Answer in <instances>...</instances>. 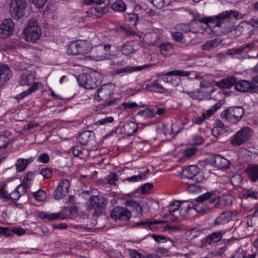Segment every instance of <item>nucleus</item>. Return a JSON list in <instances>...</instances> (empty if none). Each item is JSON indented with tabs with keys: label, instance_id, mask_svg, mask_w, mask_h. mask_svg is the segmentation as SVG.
<instances>
[{
	"label": "nucleus",
	"instance_id": "f257e3e1",
	"mask_svg": "<svg viewBox=\"0 0 258 258\" xmlns=\"http://www.w3.org/2000/svg\"><path fill=\"white\" fill-rule=\"evenodd\" d=\"M238 14L237 11L229 10L212 17L203 18L195 17L187 24L189 28V32L197 33L200 30V23H204L211 25V26L213 25L214 28L215 27L221 28L224 32L229 33L231 32L233 28V24L232 22H230L229 19L232 17L237 18Z\"/></svg>",
	"mask_w": 258,
	"mask_h": 258
},
{
	"label": "nucleus",
	"instance_id": "f03ea898",
	"mask_svg": "<svg viewBox=\"0 0 258 258\" xmlns=\"http://www.w3.org/2000/svg\"><path fill=\"white\" fill-rule=\"evenodd\" d=\"M115 86L111 83L105 84L98 89L97 95L95 96V99L98 100L104 101V102L101 104L102 108L107 106H114L120 101L119 98L111 99L114 94Z\"/></svg>",
	"mask_w": 258,
	"mask_h": 258
},
{
	"label": "nucleus",
	"instance_id": "7ed1b4c3",
	"mask_svg": "<svg viewBox=\"0 0 258 258\" xmlns=\"http://www.w3.org/2000/svg\"><path fill=\"white\" fill-rule=\"evenodd\" d=\"M244 109L240 106H231L221 112L220 116L225 120L232 123H237L243 117Z\"/></svg>",
	"mask_w": 258,
	"mask_h": 258
},
{
	"label": "nucleus",
	"instance_id": "20e7f679",
	"mask_svg": "<svg viewBox=\"0 0 258 258\" xmlns=\"http://www.w3.org/2000/svg\"><path fill=\"white\" fill-rule=\"evenodd\" d=\"M25 40L28 42L35 43L39 39L41 35V29L36 20L30 21L23 30Z\"/></svg>",
	"mask_w": 258,
	"mask_h": 258
},
{
	"label": "nucleus",
	"instance_id": "39448f33",
	"mask_svg": "<svg viewBox=\"0 0 258 258\" xmlns=\"http://www.w3.org/2000/svg\"><path fill=\"white\" fill-rule=\"evenodd\" d=\"M90 210H94L93 215L96 216H100L108 204V200L102 196H92L90 197Z\"/></svg>",
	"mask_w": 258,
	"mask_h": 258
},
{
	"label": "nucleus",
	"instance_id": "423d86ee",
	"mask_svg": "<svg viewBox=\"0 0 258 258\" xmlns=\"http://www.w3.org/2000/svg\"><path fill=\"white\" fill-rule=\"evenodd\" d=\"M252 131L249 127H242L232 137L231 144L234 146H239L249 140L251 137Z\"/></svg>",
	"mask_w": 258,
	"mask_h": 258
},
{
	"label": "nucleus",
	"instance_id": "0eeeda50",
	"mask_svg": "<svg viewBox=\"0 0 258 258\" xmlns=\"http://www.w3.org/2000/svg\"><path fill=\"white\" fill-rule=\"evenodd\" d=\"M27 5V0H11L10 12L12 16L17 19L22 18Z\"/></svg>",
	"mask_w": 258,
	"mask_h": 258
},
{
	"label": "nucleus",
	"instance_id": "6e6552de",
	"mask_svg": "<svg viewBox=\"0 0 258 258\" xmlns=\"http://www.w3.org/2000/svg\"><path fill=\"white\" fill-rule=\"evenodd\" d=\"M77 81L80 86H83L85 89H95L99 84L94 75L86 74H82L79 75Z\"/></svg>",
	"mask_w": 258,
	"mask_h": 258
},
{
	"label": "nucleus",
	"instance_id": "1a4fd4ad",
	"mask_svg": "<svg viewBox=\"0 0 258 258\" xmlns=\"http://www.w3.org/2000/svg\"><path fill=\"white\" fill-rule=\"evenodd\" d=\"M200 168L196 165H189L182 169L181 176L182 178L193 180L195 183L200 182L202 178L199 175Z\"/></svg>",
	"mask_w": 258,
	"mask_h": 258
},
{
	"label": "nucleus",
	"instance_id": "9d476101",
	"mask_svg": "<svg viewBox=\"0 0 258 258\" xmlns=\"http://www.w3.org/2000/svg\"><path fill=\"white\" fill-rule=\"evenodd\" d=\"M132 214L126 208L117 206L113 208L110 212V217L115 220L126 221L131 217Z\"/></svg>",
	"mask_w": 258,
	"mask_h": 258
},
{
	"label": "nucleus",
	"instance_id": "9b49d317",
	"mask_svg": "<svg viewBox=\"0 0 258 258\" xmlns=\"http://www.w3.org/2000/svg\"><path fill=\"white\" fill-rule=\"evenodd\" d=\"M235 89L237 91L247 93L258 92V86L252 84L246 80H236Z\"/></svg>",
	"mask_w": 258,
	"mask_h": 258
},
{
	"label": "nucleus",
	"instance_id": "f8f14e48",
	"mask_svg": "<svg viewBox=\"0 0 258 258\" xmlns=\"http://www.w3.org/2000/svg\"><path fill=\"white\" fill-rule=\"evenodd\" d=\"M70 186V181L68 179H62L54 191L53 197L56 200H60L66 196L69 192Z\"/></svg>",
	"mask_w": 258,
	"mask_h": 258
},
{
	"label": "nucleus",
	"instance_id": "ddd939ff",
	"mask_svg": "<svg viewBox=\"0 0 258 258\" xmlns=\"http://www.w3.org/2000/svg\"><path fill=\"white\" fill-rule=\"evenodd\" d=\"M14 23L11 19H6L0 25V38L4 39L11 35L14 28Z\"/></svg>",
	"mask_w": 258,
	"mask_h": 258
},
{
	"label": "nucleus",
	"instance_id": "4468645a",
	"mask_svg": "<svg viewBox=\"0 0 258 258\" xmlns=\"http://www.w3.org/2000/svg\"><path fill=\"white\" fill-rule=\"evenodd\" d=\"M210 164L213 167L219 169H228L230 167V162L226 158L219 155L211 158Z\"/></svg>",
	"mask_w": 258,
	"mask_h": 258
},
{
	"label": "nucleus",
	"instance_id": "2eb2a0df",
	"mask_svg": "<svg viewBox=\"0 0 258 258\" xmlns=\"http://www.w3.org/2000/svg\"><path fill=\"white\" fill-rule=\"evenodd\" d=\"M108 12V7L104 6L101 7L97 6L90 8L87 12L86 14L89 17L93 18H99L102 17L104 14Z\"/></svg>",
	"mask_w": 258,
	"mask_h": 258
},
{
	"label": "nucleus",
	"instance_id": "dca6fc26",
	"mask_svg": "<svg viewBox=\"0 0 258 258\" xmlns=\"http://www.w3.org/2000/svg\"><path fill=\"white\" fill-rule=\"evenodd\" d=\"M151 66V64H145L142 66L132 67L130 66H126L123 68L116 70L114 73L116 75H119L122 74L124 75H128L135 72L141 71L143 69L147 68H149Z\"/></svg>",
	"mask_w": 258,
	"mask_h": 258
},
{
	"label": "nucleus",
	"instance_id": "f3484780",
	"mask_svg": "<svg viewBox=\"0 0 258 258\" xmlns=\"http://www.w3.org/2000/svg\"><path fill=\"white\" fill-rule=\"evenodd\" d=\"M236 80L237 78L233 76H228L217 82L216 85L222 89H229L233 86L235 87Z\"/></svg>",
	"mask_w": 258,
	"mask_h": 258
},
{
	"label": "nucleus",
	"instance_id": "a211bd4d",
	"mask_svg": "<svg viewBox=\"0 0 258 258\" xmlns=\"http://www.w3.org/2000/svg\"><path fill=\"white\" fill-rule=\"evenodd\" d=\"M244 172L247 178L252 182L258 181V164H249Z\"/></svg>",
	"mask_w": 258,
	"mask_h": 258
},
{
	"label": "nucleus",
	"instance_id": "6ab92c4d",
	"mask_svg": "<svg viewBox=\"0 0 258 258\" xmlns=\"http://www.w3.org/2000/svg\"><path fill=\"white\" fill-rule=\"evenodd\" d=\"M94 139L93 132L84 131L80 134L77 138L78 142L81 145L86 146Z\"/></svg>",
	"mask_w": 258,
	"mask_h": 258
},
{
	"label": "nucleus",
	"instance_id": "aec40b11",
	"mask_svg": "<svg viewBox=\"0 0 258 258\" xmlns=\"http://www.w3.org/2000/svg\"><path fill=\"white\" fill-rule=\"evenodd\" d=\"M225 233V232L223 231L214 232L206 237L205 242L209 245L217 243L221 240Z\"/></svg>",
	"mask_w": 258,
	"mask_h": 258
},
{
	"label": "nucleus",
	"instance_id": "412c9836",
	"mask_svg": "<svg viewBox=\"0 0 258 258\" xmlns=\"http://www.w3.org/2000/svg\"><path fill=\"white\" fill-rule=\"evenodd\" d=\"M35 76L33 74L26 72L20 76L19 82L21 86H29L35 83Z\"/></svg>",
	"mask_w": 258,
	"mask_h": 258
},
{
	"label": "nucleus",
	"instance_id": "4be33fe9",
	"mask_svg": "<svg viewBox=\"0 0 258 258\" xmlns=\"http://www.w3.org/2000/svg\"><path fill=\"white\" fill-rule=\"evenodd\" d=\"M233 214L231 212L226 211L220 214V216L215 220V225H224L229 222L232 219Z\"/></svg>",
	"mask_w": 258,
	"mask_h": 258
},
{
	"label": "nucleus",
	"instance_id": "5701e85b",
	"mask_svg": "<svg viewBox=\"0 0 258 258\" xmlns=\"http://www.w3.org/2000/svg\"><path fill=\"white\" fill-rule=\"evenodd\" d=\"M12 76L11 71L7 65H0V84L8 81Z\"/></svg>",
	"mask_w": 258,
	"mask_h": 258
},
{
	"label": "nucleus",
	"instance_id": "b1692460",
	"mask_svg": "<svg viewBox=\"0 0 258 258\" xmlns=\"http://www.w3.org/2000/svg\"><path fill=\"white\" fill-rule=\"evenodd\" d=\"M125 205L132 208L133 212H136V216L140 217L143 214L142 206L138 202L133 200H127Z\"/></svg>",
	"mask_w": 258,
	"mask_h": 258
},
{
	"label": "nucleus",
	"instance_id": "393cba45",
	"mask_svg": "<svg viewBox=\"0 0 258 258\" xmlns=\"http://www.w3.org/2000/svg\"><path fill=\"white\" fill-rule=\"evenodd\" d=\"M78 44L80 54L88 53L92 48L89 42L85 40H78L76 41Z\"/></svg>",
	"mask_w": 258,
	"mask_h": 258
},
{
	"label": "nucleus",
	"instance_id": "a878e982",
	"mask_svg": "<svg viewBox=\"0 0 258 258\" xmlns=\"http://www.w3.org/2000/svg\"><path fill=\"white\" fill-rule=\"evenodd\" d=\"M33 161V158L30 157L28 159H25L22 158H19L17 160L16 163V168L18 171L22 172L24 171L27 166L32 162Z\"/></svg>",
	"mask_w": 258,
	"mask_h": 258
},
{
	"label": "nucleus",
	"instance_id": "bb28decb",
	"mask_svg": "<svg viewBox=\"0 0 258 258\" xmlns=\"http://www.w3.org/2000/svg\"><path fill=\"white\" fill-rule=\"evenodd\" d=\"M146 87L149 91H153V88H155L157 90L155 91L161 93L166 91V89L159 82V80L153 81L152 83L146 85Z\"/></svg>",
	"mask_w": 258,
	"mask_h": 258
},
{
	"label": "nucleus",
	"instance_id": "cd10ccee",
	"mask_svg": "<svg viewBox=\"0 0 258 258\" xmlns=\"http://www.w3.org/2000/svg\"><path fill=\"white\" fill-rule=\"evenodd\" d=\"M125 133L128 136H132L138 128V125L134 121L126 122L123 126Z\"/></svg>",
	"mask_w": 258,
	"mask_h": 258
},
{
	"label": "nucleus",
	"instance_id": "c85d7f7f",
	"mask_svg": "<svg viewBox=\"0 0 258 258\" xmlns=\"http://www.w3.org/2000/svg\"><path fill=\"white\" fill-rule=\"evenodd\" d=\"M23 193H26V188L20 184L10 194V200L18 201Z\"/></svg>",
	"mask_w": 258,
	"mask_h": 258
},
{
	"label": "nucleus",
	"instance_id": "c756f323",
	"mask_svg": "<svg viewBox=\"0 0 258 258\" xmlns=\"http://www.w3.org/2000/svg\"><path fill=\"white\" fill-rule=\"evenodd\" d=\"M111 9L114 12L122 13L126 10V5L122 0H117L110 5Z\"/></svg>",
	"mask_w": 258,
	"mask_h": 258
},
{
	"label": "nucleus",
	"instance_id": "7c9ffc66",
	"mask_svg": "<svg viewBox=\"0 0 258 258\" xmlns=\"http://www.w3.org/2000/svg\"><path fill=\"white\" fill-rule=\"evenodd\" d=\"M76 41L71 42L67 46V52L68 55H76L80 54Z\"/></svg>",
	"mask_w": 258,
	"mask_h": 258
},
{
	"label": "nucleus",
	"instance_id": "2f4dec72",
	"mask_svg": "<svg viewBox=\"0 0 258 258\" xmlns=\"http://www.w3.org/2000/svg\"><path fill=\"white\" fill-rule=\"evenodd\" d=\"M38 217L41 219L46 221H50L60 218V215L59 213L46 214L42 212L39 214ZM61 219H63L64 218H61Z\"/></svg>",
	"mask_w": 258,
	"mask_h": 258
},
{
	"label": "nucleus",
	"instance_id": "473e14b6",
	"mask_svg": "<svg viewBox=\"0 0 258 258\" xmlns=\"http://www.w3.org/2000/svg\"><path fill=\"white\" fill-rule=\"evenodd\" d=\"M156 113L153 109L146 108L144 110L139 111L137 113L139 115L145 119H149L154 117Z\"/></svg>",
	"mask_w": 258,
	"mask_h": 258
},
{
	"label": "nucleus",
	"instance_id": "72a5a7b5",
	"mask_svg": "<svg viewBox=\"0 0 258 258\" xmlns=\"http://www.w3.org/2000/svg\"><path fill=\"white\" fill-rule=\"evenodd\" d=\"M190 75V72L185 71L183 70H175L171 71H168L165 73L163 76H180V77H188Z\"/></svg>",
	"mask_w": 258,
	"mask_h": 258
},
{
	"label": "nucleus",
	"instance_id": "f704fd0d",
	"mask_svg": "<svg viewBox=\"0 0 258 258\" xmlns=\"http://www.w3.org/2000/svg\"><path fill=\"white\" fill-rule=\"evenodd\" d=\"M38 83L33 84L27 90L17 95L16 98L18 100L24 98L26 96L31 94L32 92H35L38 88Z\"/></svg>",
	"mask_w": 258,
	"mask_h": 258
},
{
	"label": "nucleus",
	"instance_id": "c9c22d12",
	"mask_svg": "<svg viewBox=\"0 0 258 258\" xmlns=\"http://www.w3.org/2000/svg\"><path fill=\"white\" fill-rule=\"evenodd\" d=\"M172 50V46L169 43L162 44L160 46V51L161 53L165 56L171 54L173 51Z\"/></svg>",
	"mask_w": 258,
	"mask_h": 258
},
{
	"label": "nucleus",
	"instance_id": "e433bc0d",
	"mask_svg": "<svg viewBox=\"0 0 258 258\" xmlns=\"http://www.w3.org/2000/svg\"><path fill=\"white\" fill-rule=\"evenodd\" d=\"M171 36L172 39L178 42H180L181 44H183L185 43V35H182L180 32H177L175 30V31H172L171 32Z\"/></svg>",
	"mask_w": 258,
	"mask_h": 258
},
{
	"label": "nucleus",
	"instance_id": "4c0bfd02",
	"mask_svg": "<svg viewBox=\"0 0 258 258\" xmlns=\"http://www.w3.org/2000/svg\"><path fill=\"white\" fill-rule=\"evenodd\" d=\"M122 54L127 56L134 52L133 45L130 43H125L121 46Z\"/></svg>",
	"mask_w": 258,
	"mask_h": 258
},
{
	"label": "nucleus",
	"instance_id": "58836bf2",
	"mask_svg": "<svg viewBox=\"0 0 258 258\" xmlns=\"http://www.w3.org/2000/svg\"><path fill=\"white\" fill-rule=\"evenodd\" d=\"M218 46L217 43V41L216 39L215 40H211L207 41L201 46V48L202 50H210L212 49H214L216 47Z\"/></svg>",
	"mask_w": 258,
	"mask_h": 258
},
{
	"label": "nucleus",
	"instance_id": "ea45409f",
	"mask_svg": "<svg viewBox=\"0 0 258 258\" xmlns=\"http://www.w3.org/2000/svg\"><path fill=\"white\" fill-rule=\"evenodd\" d=\"M124 18L127 21L133 25H136L139 20L138 15L136 13L126 14L124 15Z\"/></svg>",
	"mask_w": 258,
	"mask_h": 258
},
{
	"label": "nucleus",
	"instance_id": "a19ab883",
	"mask_svg": "<svg viewBox=\"0 0 258 258\" xmlns=\"http://www.w3.org/2000/svg\"><path fill=\"white\" fill-rule=\"evenodd\" d=\"M33 197L35 199L38 201H43L46 197V194L45 192L42 189H39L36 192H34L32 194Z\"/></svg>",
	"mask_w": 258,
	"mask_h": 258
},
{
	"label": "nucleus",
	"instance_id": "79ce46f5",
	"mask_svg": "<svg viewBox=\"0 0 258 258\" xmlns=\"http://www.w3.org/2000/svg\"><path fill=\"white\" fill-rule=\"evenodd\" d=\"M175 30L181 33L182 35L186 34L189 32V28L187 24H179L175 27Z\"/></svg>",
	"mask_w": 258,
	"mask_h": 258
},
{
	"label": "nucleus",
	"instance_id": "37998d69",
	"mask_svg": "<svg viewBox=\"0 0 258 258\" xmlns=\"http://www.w3.org/2000/svg\"><path fill=\"white\" fill-rule=\"evenodd\" d=\"M108 53L104 52L102 49H98L96 50V54L94 57L97 61H100L108 58Z\"/></svg>",
	"mask_w": 258,
	"mask_h": 258
},
{
	"label": "nucleus",
	"instance_id": "c03bdc74",
	"mask_svg": "<svg viewBox=\"0 0 258 258\" xmlns=\"http://www.w3.org/2000/svg\"><path fill=\"white\" fill-rule=\"evenodd\" d=\"M71 150L73 155L76 157H80L83 154L84 149L81 146H73Z\"/></svg>",
	"mask_w": 258,
	"mask_h": 258
},
{
	"label": "nucleus",
	"instance_id": "a18cd8bd",
	"mask_svg": "<svg viewBox=\"0 0 258 258\" xmlns=\"http://www.w3.org/2000/svg\"><path fill=\"white\" fill-rule=\"evenodd\" d=\"M181 204V201H176L175 202H171L169 207V213H175L176 211L179 209Z\"/></svg>",
	"mask_w": 258,
	"mask_h": 258
},
{
	"label": "nucleus",
	"instance_id": "49530a36",
	"mask_svg": "<svg viewBox=\"0 0 258 258\" xmlns=\"http://www.w3.org/2000/svg\"><path fill=\"white\" fill-rule=\"evenodd\" d=\"M151 237L155 241L158 243H164L167 242V241H170L171 242H172V241L170 240L169 238L166 237L163 235L154 234L151 235Z\"/></svg>",
	"mask_w": 258,
	"mask_h": 258
},
{
	"label": "nucleus",
	"instance_id": "de8ad7c7",
	"mask_svg": "<svg viewBox=\"0 0 258 258\" xmlns=\"http://www.w3.org/2000/svg\"><path fill=\"white\" fill-rule=\"evenodd\" d=\"M10 142L9 138L3 135H0V150L6 148Z\"/></svg>",
	"mask_w": 258,
	"mask_h": 258
},
{
	"label": "nucleus",
	"instance_id": "09e8293b",
	"mask_svg": "<svg viewBox=\"0 0 258 258\" xmlns=\"http://www.w3.org/2000/svg\"><path fill=\"white\" fill-rule=\"evenodd\" d=\"M40 174L45 179L50 178L53 174L51 169L49 168H43L40 171Z\"/></svg>",
	"mask_w": 258,
	"mask_h": 258
},
{
	"label": "nucleus",
	"instance_id": "8fccbe9b",
	"mask_svg": "<svg viewBox=\"0 0 258 258\" xmlns=\"http://www.w3.org/2000/svg\"><path fill=\"white\" fill-rule=\"evenodd\" d=\"M127 252L131 258H144V255L142 253L135 249H128Z\"/></svg>",
	"mask_w": 258,
	"mask_h": 258
},
{
	"label": "nucleus",
	"instance_id": "3c124183",
	"mask_svg": "<svg viewBox=\"0 0 258 258\" xmlns=\"http://www.w3.org/2000/svg\"><path fill=\"white\" fill-rule=\"evenodd\" d=\"M0 234L7 237L13 236V229L8 227H0Z\"/></svg>",
	"mask_w": 258,
	"mask_h": 258
},
{
	"label": "nucleus",
	"instance_id": "603ef678",
	"mask_svg": "<svg viewBox=\"0 0 258 258\" xmlns=\"http://www.w3.org/2000/svg\"><path fill=\"white\" fill-rule=\"evenodd\" d=\"M0 198L2 199L5 202H8L10 200V194H8L4 187L0 188Z\"/></svg>",
	"mask_w": 258,
	"mask_h": 258
},
{
	"label": "nucleus",
	"instance_id": "864d4df0",
	"mask_svg": "<svg viewBox=\"0 0 258 258\" xmlns=\"http://www.w3.org/2000/svg\"><path fill=\"white\" fill-rule=\"evenodd\" d=\"M212 196V192H207L197 198L196 201L198 203H202L204 202H208L209 198Z\"/></svg>",
	"mask_w": 258,
	"mask_h": 258
},
{
	"label": "nucleus",
	"instance_id": "5fc2aeb1",
	"mask_svg": "<svg viewBox=\"0 0 258 258\" xmlns=\"http://www.w3.org/2000/svg\"><path fill=\"white\" fill-rule=\"evenodd\" d=\"M50 161V157L46 153L41 154L37 158V161L42 163H47Z\"/></svg>",
	"mask_w": 258,
	"mask_h": 258
},
{
	"label": "nucleus",
	"instance_id": "6e6d98bb",
	"mask_svg": "<svg viewBox=\"0 0 258 258\" xmlns=\"http://www.w3.org/2000/svg\"><path fill=\"white\" fill-rule=\"evenodd\" d=\"M118 180V176L115 172H111L108 176L107 182L109 184H115V182Z\"/></svg>",
	"mask_w": 258,
	"mask_h": 258
},
{
	"label": "nucleus",
	"instance_id": "4d7b16f0",
	"mask_svg": "<svg viewBox=\"0 0 258 258\" xmlns=\"http://www.w3.org/2000/svg\"><path fill=\"white\" fill-rule=\"evenodd\" d=\"M157 9L162 8L165 5L164 0H148Z\"/></svg>",
	"mask_w": 258,
	"mask_h": 258
},
{
	"label": "nucleus",
	"instance_id": "13d9d810",
	"mask_svg": "<svg viewBox=\"0 0 258 258\" xmlns=\"http://www.w3.org/2000/svg\"><path fill=\"white\" fill-rule=\"evenodd\" d=\"M244 53L243 51V49L242 48L241 46L237 48H233L232 49H230L229 51V54L231 55L232 56H236L237 55L241 54L242 53Z\"/></svg>",
	"mask_w": 258,
	"mask_h": 258
},
{
	"label": "nucleus",
	"instance_id": "bf43d9fd",
	"mask_svg": "<svg viewBox=\"0 0 258 258\" xmlns=\"http://www.w3.org/2000/svg\"><path fill=\"white\" fill-rule=\"evenodd\" d=\"M153 186V184L147 183L141 186V192L142 194H146L148 191L150 190Z\"/></svg>",
	"mask_w": 258,
	"mask_h": 258
},
{
	"label": "nucleus",
	"instance_id": "052dcab7",
	"mask_svg": "<svg viewBox=\"0 0 258 258\" xmlns=\"http://www.w3.org/2000/svg\"><path fill=\"white\" fill-rule=\"evenodd\" d=\"M197 151V150L195 148L191 147L185 149L183 153L185 157H190L193 156Z\"/></svg>",
	"mask_w": 258,
	"mask_h": 258
},
{
	"label": "nucleus",
	"instance_id": "680f3d73",
	"mask_svg": "<svg viewBox=\"0 0 258 258\" xmlns=\"http://www.w3.org/2000/svg\"><path fill=\"white\" fill-rule=\"evenodd\" d=\"M206 118V114L203 113L201 116H197L192 119L194 123L200 124L204 121Z\"/></svg>",
	"mask_w": 258,
	"mask_h": 258
},
{
	"label": "nucleus",
	"instance_id": "e2e57ef3",
	"mask_svg": "<svg viewBox=\"0 0 258 258\" xmlns=\"http://www.w3.org/2000/svg\"><path fill=\"white\" fill-rule=\"evenodd\" d=\"M33 4L38 9L42 8L46 4L47 0H31Z\"/></svg>",
	"mask_w": 258,
	"mask_h": 258
},
{
	"label": "nucleus",
	"instance_id": "0e129e2a",
	"mask_svg": "<svg viewBox=\"0 0 258 258\" xmlns=\"http://www.w3.org/2000/svg\"><path fill=\"white\" fill-rule=\"evenodd\" d=\"M120 105L121 107H124V109H132L138 106V104L136 102H124L122 103Z\"/></svg>",
	"mask_w": 258,
	"mask_h": 258
},
{
	"label": "nucleus",
	"instance_id": "69168bd1",
	"mask_svg": "<svg viewBox=\"0 0 258 258\" xmlns=\"http://www.w3.org/2000/svg\"><path fill=\"white\" fill-rule=\"evenodd\" d=\"M223 130H220L217 127H214L212 131V135L216 139H218L222 134Z\"/></svg>",
	"mask_w": 258,
	"mask_h": 258
},
{
	"label": "nucleus",
	"instance_id": "338daca9",
	"mask_svg": "<svg viewBox=\"0 0 258 258\" xmlns=\"http://www.w3.org/2000/svg\"><path fill=\"white\" fill-rule=\"evenodd\" d=\"M113 120L114 119L113 117L108 116L102 119H100L97 122V123L99 125H102L107 123L112 122V121H113Z\"/></svg>",
	"mask_w": 258,
	"mask_h": 258
},
{
	"label": "nucleus",
	"instance_id": "774afa93",
	"mask_svg": "<svg viewBox=\"0 0 258 258\" xmlns=\"http://www.w3.org/2000/svg\"><path fill=\"white\" fill-rule=\"evenodd\" d=\"M246 251L239 249L232 258H245Z\"/></svg>",
	"mask_w": 258,
	"mask_h": 258
}]
</instances>
